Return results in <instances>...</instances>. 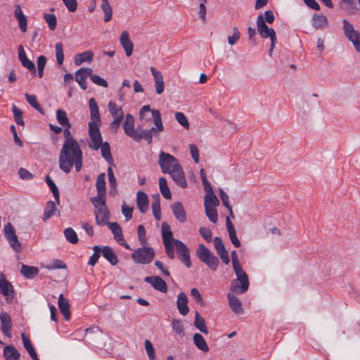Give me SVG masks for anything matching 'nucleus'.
Instances as JSON below:
<instances>
[{"label": "nucleus", "mask_w": 360, "mask_h": 360, "mask_svg": "<svg viewBox=\"0 0 360 360\" xmlns=\"http://www.w3.org/2000/svg\"><path fill=\"white\" fill-rule=\"evenodd\" d=\"M233 268L236 276V279L232 281L230 285V290L233 293L244 294L249 288V279L248 274L243 270L240 264L239 259L236 250L231 253Z\"/></svg>", "instance_id": "1"}, {"label": "nucleus", "mask_w": 360, "mask_h": 360, "mask_svg": "<svg viewBox=\"0 0 360 360\" xmlns=\"http://www.w3.org/2000/svg\"><path fill=\"white\" fill-rule=\"evenodd\" d=\"M78 155H83L79 143H74V141H71L63 143L58 158L60 169L66 174L70 173L72 169V162Z\"/></svg>", "instance_id": "2"}, {"label": "nucleus", "mask_w": 360, "mask_h": 360, "mask_svg": "<svg viewBox=\"0 0 360 360\" xmlns=\"http://www.w3.org/2000/svg\"><path fill=\"white\" fill-rule=\"evenodd\" d=\"M89 107L90 110L91 121L89 122V136L90 139L94 141L100 140L101 131L99 125L101 124V120L99 114L98 105L95 98H91L89 101Z\"/></svg>", "instance_id": "3"}, {"label": "nucleus", "mask_w": 360, "mask_h": 360, "mask_svg": "<svg viewBox=\"0 0 360 360\" xmlns=\"http://www.w3.org/2000/svg\"><path fill=\"white\" fill-rule=\"evenodd\" d=\"M151 114L153 117V122L155 127H151L149 129H141L139 130L137 142H140L141 139H144L148 144H150L153 141V136H158L159 132L164 130V126L162 124L160 111L156 109H152Z\"/></svg>", "instance_id": "4"}, {"label": "nucleus", "mask_w": 360, "mask_h": 360, "mask_svg": "<svg viewBox=\"0 0 360 360\" xmlns=\"http://www.w3.org/2000/svg\"><path fill=\"white\" fill-rule=\"evenodd\" d=\"M196 255L211 271H216L219 264V259L204 245L200 244L196 250Z\"/></svg>", "instance_id": "5"}, {"label": "nucleus", "mask_w": 360, "mask_h": 360, "mask_svg": "<svg viewBox=\"0 0 360 360\" xmlns=\"http://www.w3.org/2000/svg\"><path fill=\"white\" fill-rule=\"evenodd\" d=\"M155 250L150 247H141L135 250L131 257L134 263L139 264H148L154 259Z\"/></svg>", "instance_id": "6"}, {"label": "nucleus", "mask_w": 360, "mask_h": 360, "mask_svg": "<svg viewBox=\"0 0 360 360\" xmlns=\"http://www.w3.org/2000/svg\"><path fill=\"white\" fill-rule=\"evenodd\" d=\"M342 25L345 37L352 43L355 49L360 53V33L355 30L354 26L346 19L342 20Z\"/></svg>", "instance_id": "7"}, {"label": "nucleus", "mask_w": 360, "mask_h": 360, "mask_svg": "<svg viewBox=\"0 0 360 360\" xmlns=\"http://www.w3.org/2000/svg\"><path fill=\"white\" fill-rule=\"evenodd\" d=\"M158 164L163 174L170 172L176 165H181L179 160L172 155L162 150L160 152Z\"/></svg>", "instance_id": "8"}, {"label": "nucleus", "mask_w": 360, "mask_h": 360, "mask_svg": "<svg viewBox=\"0 0 360 360\" xmlns=\"http://www.w3.org/2000/svg\"><path fill=\"white\" fill-rule=\"evenodd\" d=\"M100 140L94 141L91 140V143H89V147L93 150H98L101 148L102 157L110 165H113V158L110 152V146L108 142H103V138L101 135Z\"/></svg>", "instance_id": "9"}, {"label": "nucleus", "mask_w": 360, "mask_h": 360, "mask_svg": "<svg viewBox=\"0 0 360 360\" xmlns=\"http://www.w3.org/2000/svg\"><path fill=\"white\" fill-rule=\"evenodd\" d=\"M4 232L5 238L13 250L18 253L20 252L22 250L21 244L15 234V228L10 222L4 225Z\"/></svg>", "instance_id": "10"}, {"label": "nucleus", "mask_w": 360, "mask_h": 360, "mask_svg": "<svg viewBox=\"0 0 360 360\" xmlns=\"http://www.w3.org/2000/svg\"><path fill=\"white\" fill-rule=\"evenodd\" d=\"M174 245L179 259L185 264L187 268L191 266L190 252L187 246L181 240H175Z\"/></svg>", "instance_id": "11"}, {"label": "nucleus", "mask_w": 360, "mask_h": 360, "mask_svg": "<svg viewBox=\"0 0 360 360\" xmlns=\"http://www.w3.org/2000/svg\"><path fill=\"white\" fill-rule=\"evenodd\" d=\"M135 119L131 114H127L125 115L124 121L123 123V129L126 135L133 139L135 141H138L139 131L135 129Z\"/></svg>", "instance_id": "12"}, {"label": "nucleus", "mask_w": 360, "mask_h": 360, "mask_svg": "<svg viewBox=\"0 0 360 360\" xmlns=\"http://www.w3.org/2000/svg\"><path fill=\"white\" fill-rule=\"evenodd\" d=\"M0 292L6 297V300H13L15 297V290L12 284L6 279L5 275L0 274Z\"/></svg>", "instance_id": "13"}, {"label": "nucleus", "mask_w": 360, "mask_h": 360, "mask_svg": "<svg viewBox=\"0 0 360 360\" xmlns=\"http://www.w3.org/2000/svg\"><path fill=\"white\" fill-rule=\"evenodd\" d=\"M167 174H170L174 181L181 188H186L187 186V182L184 176V172L181 165H176L174 169H172L170 172Z\"/></svg>", "instance_id": "14"}, {"label": "nucleus", "mask_w": 360, "mask_h": 360, "mask_svg": "<svg viewBox=\"0 0 360 360\" xmlns=\"http://www.w3.org/2000/svg\"><path fill=\"white\" fill-rule=\"evenodd\" d=\"M256 25L257 32L262 38H269V36H270V34H272V33H274L275 32V30L273 28L268 27L262 14H259L257 16Z\"/></svg>", "instance_id": "15"}, {"label": "nucleus", "mask_w": 360, "mask_h": 360, "mask_svg": "<svg viewBox=\"0 0 360 360\" xmlns=\"http://www.w3.org/2000/svg\"><path fill=\"white\" fill-rule=\"evenodd\" d=\"M144 281L150 284L155 290L161 292L165 293L167 291V285L166 282L160 276H147L144 278Z\"/></svg>", "instance_id": "16"}, {"label": "nucleus", "mask_w": 360, "mask_h": 360, "mask_svg": "<svg viewBox=\"0 0 360 360\" xmlns=\"http://www.w3.org/2000/svg\"><path fill=\"white\" fill-rule=\"evenodd\" d=\"M92 72L93 70L89 68H81L76 72L75 80L83 90L86 89V79L88 77H90V75Z\"/></svg>", "instance_id": "17"}, {"label": "nucleus", "mask_w": 360, "mask_h": 360, "mask_svg": "<svg viewBox=\"0 0 360 360\" xmlns=\"http://www.w3.org/2000/svg\"><path fill=\"white\" fill-rule=\"evenodd\" d=\"M1 330L4 335L11 338L12 330V321L9 314L6 312L0 314Z\"/></svg>", "instance_id": "18"}, {"label": "nucleus", "mask_w": 360, "mask_h": 360, "mask_svg": "<svg viewBox=\"0 0 360 360\" xmlns=\"http://www.w3.org/2000/svg\"><path fill=\"white\" fill-rule=\"evenodd\" d=\"M18 59L22 66L28 69L32 75L36 74L35 65L27 57L24 48L22 45H20L18 47Z\"/></svg>", "instance_id": "19"}, {"label": "nucleus", "mask_w": 360, "mask_h": 360, "mask_svg": "<svg viewBox=\"0 0 360 360\" xmlns=\"http://www.w3.org/2000/svg\"><path fill=\"white\" fill-rule=\"evenodd\" d=\"M150 72L155 79V92L158 94H161L164 91L165 88L163 75L160 71L158 70L153 66L150 67Z\"/></svg>", "instance_id": "20"}, {"label": "nucleus", "mask_w": 360, "mask_h": 360, "mask_svg": "<svg viewBox=\"0 0 360 360\" xmlns=\"http://www.w3.org/2000/svg\"><path fill=\"white\" fill-rule=\"evenodd\" d=\"M162 238L164 245L174 244L176 240L173 237L170 226L167 222H162L161 226Z\"/></svg>", "instance_id": "21"}, {"label": "nucleus", "mask_w": 360, "mask_h": 360, "mask_svg": "<svg viewBox=\"0 0 360 360\" xmlns=\"http://www.w3.org/2000/svg\"><path fill=\"white\" fill-rule=\"evenodd\" d=\"M148 197L146 193L143 191H138L136 193V205L139 211L144 214L148 210Z\"/></svg>", "instance_id": "22"}, {"label": "nucleus", "mask_w": 360, "mask_h": 360, "mask_svg": "<svg viewBox=\"0 0 360 360\" xmlns=\"http://www.w3.org/2000/svg\"><path fill=\"white\" fill-rule=\"evenodd\" d=\"M172 210L175 218L181 223L186 221V214L181 202H176L172 205Z\"/></svg>", "instance_id": "23"}, {"label": "nucleus", "mask_w": 360, "mask_h": 360, "mask_svg": "<svg viewBox=\"0 0 360 360\" xmlns=\"http://www.w3.org/2000/svg\"><path fill=\"white\" fill-rule=\"evenodd\" d=\"M176 306L179 310V312L183 315L186 316L188 314L189 311V308L188 307V297L186 293L180 292L178 295L177 300H176Z\"/></svg>", "instance_id": "24"}, {"label": "nucleus", "mask_w": 360, "mask_h": 360, "mask_svg": "<svg viewBox=\"0 0 360 360\" xmlns=\"http://www.w3.org/2000/svg\"><path fill=\"white\" fill-rule=\"evenodd\" d=\"M227 298L229 300V305L233 313L236 314H241L243 313V308L239 298L231 293L227 294Z\"/></svg>", "instance_id": "25"}, {"label": "nucleus", "mask_w": 360, "mask_h": 360, "mask_svg": "<svg viewBox=\"0 0 360 360\" xmlns=\"http://www.w3.org/2000/svg\"><path fill=\"white\" fill-rule=\"evenodd\" d=\"M120 41L125 51L127 56L129 57L132 54L134 44L130 40L129 35L127 31H124L121 34Z\"/></svg>", "instance_id": "26"}, {"label": "nucleus", "mask_w": 360, "mask_h": 360, "mask_svg": "<svg viewBox=\"0 0 360 360\" xmlns=\"http://www.w3.org/2000/svg\"><path fill=\"white\" fill-rule=\"evenodd\" d=\"M14 15L18 21L20 30H21V32H25L27 29V17L22 13L21 8L19 5H16L15 6Z\"/></svg>", "instance_id": "27"}, {"label": "nucleus", "mask_w": 360, "mask_h": 360, "mask_svg": "<svg viewBox=\"0 0 360 360\" xmlns=\"http://www.w3.org/2000/svg\"><path fill=\"white\" fill-rule=\"evenodd\" d=\"M226 225L227 228V231L229 233V238L231 243L236 248L240 247L241 243L236 236L235 228L229 217H226Z\"/></svg>", "instance_id": "28"}, {"label": "nucleus", "mask_w": 360, "mask_h": 360, "mask_svg": "<svg viewBox=\"0 0 360 360\" xmlns=\"http://www.w3.org/2000/svg\"><path fill=\"white\" fill-rule=\"evenodd\" d=\"M96 222L99 226L107 224V220L110 218V212L108 207H101L95 211Z\"/></svg>", "instance_id": "29"}, {"label": "nucleus", "mask_w": 360, "mask_h": 360, "mask_svg": "<svg viewBox=\"0 0 360 360\" xmlns=\"http://www.w3.org/2000/svg\"><path fill=\"white\" fill-rule=\"evenodd\" d=\"M5 360H20V354L13 345L5 346L3 351Z\"/></svg>", "instance_id": "30"}, {"label": "nucleus", "mask_w": 360, "mask_h": 360, "mask_svg": "<svg viewBox=\"0 0 360 360\" xmlns=\"http://www.w3.org/2000/svg\"><path fill=\"white\" fill-rule=\"evenodd\" d=\"M58 304L65 319L68 321L70 319V304L68 300L64 297L63 294L59 295Z\"/></svg>", "instance_id": "31"}, {"label": "nucleus", "mask_w": 360, "mask_h": 360, "mask_svg": "<svg viewBox=\"0 0 360 360\" xmlns=\"http://www.w3.org/2000/svg\"><path fill=\"white\" fill-rule=\"evenodd\" d=\"M102 255L112 266L116 265L119 262L117 255L110 246L105 245L102 248Z\"/></svg>", "instance_id": "32"}, {"label": "nucleus", "mask_w": 360, "mask_h": 360, "mask_svg": "<svg viewBox=\"0 0 360 360\" xmlns=\"http://www.w3.org/2000/svg\"><path fill=\"white\" fill-rule=\"evenodd\" d=\"M20 273L24 277L27 279H33L37 277L39 273L37 267L33 266H28L27 264H22Z\"/></svg>", "instance_id": "33"}, {"label": "nucleus", "mask_w": 360, "mask_h": 360, "mask_svg": "<svg viewBox=\"0 0 360 360\" xmlns=\"http://www.w3.org/2000/svg\"><path fill=\"white\" fill-rule=\"evenodd\" d=\"M311 24L315 30L322 29L328 25V20L326 16L315 13L312 15Z\"/></svg>", "instance_id": "34"}, {"label": "nucleus", "mask_w": 360, "mask_h": 360, "mask_svg": "<svg viewBox=\"0 0 360 360\" xmlns=\"http://www.w3.org/2000/svg\"><path fill=\"white\" fill-rule=\"evenodd\" d=\"M108 109L113 119L117 118L123 120L125 118L124 111L122 107H118L113 101H110L108 104Z\"/></svg>", "instance_id": "35"}, {"label": "nucleus", "mask_w": 360, "mask_h": 360, "mask_svg": "<svg viewBox=\"0 0 360 360\" xmlns=\"http://www.w3.org/2000/svg\"><path fill=\"white\" fill-rule=\"evenodd\" d=\"M107 225L114 235V238L118 243L124 241L122 228L117 222H108Z\"/></svg>", "instance_id": "36"}, {"label": "nucleus", "mask_w": 360, "mask_h": 360, "mask_svg": "<svg viewBox=\"0 0 360 360\" xmlns=\"http://www.w3.org/2000/svg\"><path fill=\"white\" fill-rule=\"evenodd\" d=\"M193 324L194 326L201 333L208 334L209 330L207 327L205 320L202 316H200L198 311H195V321Z\"/></svg>", "instance_id": "37"}, {"label": "nucleus", "mask_w": 360, "mask_h": 360, "mask_svg": "<svg viewBox=\"0 0 360 360\" xmlns=\"http://www.w3.org/2000/svg\"><path fill=\"white\" fill-rule=\"evenodd\" d=\"M21 338L23 343V346L25 349L27 351L30 356L33 360H39L38 356L35 352L34 348L32 346V344L30 339L25 335V333L21 334Z\"/></svg>", "instance_id": "38"}, {"label": "nucleus", "mask_w": 360, "mask_h": 360, "mask_svg": "<svg viewBox=\"0 0 360 360\" xmlns=\"http://www.w3.org/2000/svg\"><path fill=\"white\" fill-rule=\"evenodd\" d=\"M94 53L91 51H86L81 53H77L75 57V63L76 65H80L84 62H91Z\"/></svg>", "instance_id": "39"}, {"label": "nucleus", "mask_w": 360, "mask_h": 360, "mask_svg": "<svg viewBox=\"0 0 360 360\" xmlns=\"http://www.w3.org/2000/svg\"><path fill=\"white\" fill-rule=\"evenodd\" d=\"M193 342L196 347L204 352H207L209 351V347L204 339L203 336L200 333H195L193 335Z\"/></svg>", "instance_id": "40"}, {"label": "nucleus", "mask_w": 360, "mask_h": 360, "mask_svg": "<svg viewBox=\"0 0 360 360\" xmlns=\"http://www.w3.org/2000/svg\"><path fill=\"white\" fill-rule=\"evenodd\" d=\"M105 174H100L96 179V187L97 190V194L101 195H105L106 188H105Z\"/></svg>", "instance_id": "41"}, {"label": "nucleus", "mask_w": 360, "mask_h": 360, "mask_svg": "<svg viewBox=\"0 0 360 360\" xmlns=\"http://www.w3.org/2000/svg\"><path fill=\"white\" fill-rule=\"evenodd\" d=\"M56 211V207L55 202L52 200H49L46 202V205L44 208V214H43V221H46L49 220Z\"/></svg>", "instance_id": "42"}, {"label": "nucleus", "mask_w": 360, "mask_h": 360, "mask_svg": "<svg viewBox=\"0 0 360 360\" xmlns=\"http://www.w3.org/2000/svg\"><path fill=\"white\" fill-rule=\"evenodd\" d=\"M159 186L162 196L167 200L171 199L172 193L167 185V179L165 177H160L159 179Z\"/></svg>", "instance_id": "43"}, {"label": "nucleus", "mask_w": 360, "mask_h": 360, "mask_svg": "<svg viewBox=\"0 0 360 360\" xmlns=\"http://www.w3.org/2000/svg\"><path fill=\"white\" fill-rule=\"evenodd\" d=\"M56 119L58 122L65 127L70 128L71 124L70 123L69 119L67 116V113L65 110L62 109H58L56 111Z\"/></svg>", "instance_id": "44"}, {"label": "nucleus", "mask_w": 360, "mask_h": 360, "mask_svg": "<svg viewBox=\"0 0 360 360\" xmlns=\"http://www.w3.org/2000/svg\"><path fill=\"white\" fill-rule=\"evenodd\" d=\"M27 102L32 105L36 110H37L40 114L44 115V110L41 106V105L37 102V97L35 95H31L28 93L25 94Z\"/></svg>", "instance_id": "45"}, {"label": "nucleus", "mask_w": 360, "mask_h": 360, "mask_svg": "<svg viewBox=\"0 0 360 360\" xmlns=\"http://www.w3.org/2000/svg\"><path fill=\"white\" fill-rule=\"evenodd\" d=\"M45 181L49 186V188L51 189V192L53 193V197L56 200V201L59 203L60 202V193L58 189V187L56 186L54 181L52 180V179L49 176L46 175L45 177Z\"/></svg>", "instance_id": "46"}, {"label": "nucleus", "mask_w": 360, "mask_h": 360, "mask_svg": "<svg viewBox=\"0 0 360 360\" xmlns=\"http://www.w3.org/2000/svg\"><path fill=\"white\" fill-rule=\"evenodd\" d=\"M63 233H64V236H65V239L69 243H70L72 244H77L78 243L79 239L77 237V234L72 228H71V227L66 228L64 230Z\"/></svg>", "instance_id": "47"}, {"label": "nucleus", "mask_w": 360, "mask_h": 360, "mask_svg": "<svg viewBox=\"0 0 360 360\" xmlns=\"http://www.w3.org/2000/svg\"><path fill=\"white\" fill-rule=\"evenodd\" d=\"M345 5L344 10L348 15H355L357 13L358 8L355 0H342Z\"/></svg>", "instance_id": "48"}, {"label": "nucleus", "mask_w": 360, "mask_h": 360, "mask_svg": "<svg viewBox=\"0 0 360 360\" xmlns=\"http://www.w3.org/2000/svg\"><path fill=\"white\" fill-rule=\"evenodd\" d=\"M101 8L105 14L104 20L108 22L112 18V10L108 0H101Z\"/></svg>", "instance_id": "49"}, {"label": "nucleus", "mask_w": 360, "mask_h": 360, "mask_svg": "<svg viewBox=\"0 0 360 360\" xmlns=\"http://www.w3.org/2000/svg\"><path fill=\"white\" fill-rule=\"evenodd\" d=\"M219 202L217 196L213 193H208L205 196L204 206L207 205L211 207H216L219 205Z\"/></svg>", "instance_id": "50"}, {"label": "nucleus", "mask_w": 360, "mask_h": 360, "mask_svg": "<svg viewBox=\"0 0 360 360\" xmlns=\"http://www.w3.org/2000/svg\"><path fill=\"white\" fill-rule=\"evenodd\" d=\"M105 195H98L91 198V202L96 210L101 207H107L105 200Z\"/></svg>", "instance_id": "51"}, {"label": "nucleus", "mask_w": 360, "mask_h": 360, "mask_svg": "<svg viewBox=\"0 0 360 360\" xmlns=\"http://www.w3.org/2000/svg\"><path fill=\"white\" fill-rule=\"evenodd\" d=\"M205 214L210 221L214 224H216L218 220V214L217 209L215 207H208L207 205L205 206Z\"/></svg>", "instance_id": "52"}, {"label": "nucleus", "mask_w": 360, "mask_h": 360, "mask_svg": "<svg viewBox=\"0 0 360 360\" xmlns=\"http://www.w3.org/2000/svg\"><path fill=\"white\" fill-rule=\"evenodd\" d=\"M56 61L58 65H62L64 60L63 45L61 42H57L55 45Z\"/></svg>", "instance_id": "53"}, {"label": "nucleus", "mask_w": 360, "mask_h": 360, "mask_svg": "<svg viewBox=\"0 0 360 360\" xmlns=\"http://www.w3.org/2000/svg\"><path fill=\"white\" fill-rule=\"evenodd\" d=\"M44 18L47 22L51 30L53 31L56 28L57 19L55 15L50 13H44Z\"/></svg>", "instance_id": "54"}, {"label": "nucleus", "mask_w": 360, "mask_h": 360, "mask_svg": "<svg viewBox=\"0 0 360 360\" xmlns=\"http://www.w3.org/2000/svg\"><path fill=\"white\" fill-rule=\"evenodd\" d=\"M12 110L15 123L18 125L23 126L25 123L22 118V111L18 108L15 105H13Z\"/></svg>", "instance_id": "55"}, {"label": "nucleus", "mask_w": 360, "mask_h": 360, "mask_svg": "<svg viewBox=\"0 0 360 360\" xmlns=\"http://www.w3.org/2000/svg\"><path fill=\"white\" fill-rule=\"evenodd\" d=\"M46 61L47 60L46 56L43 55H41L37 58V72L39 78H42L44 75V70L46 64Z\"/></svg>", "instance_id": "56"}, {"label": "nucleus", "mask_w": 360, "mask_h": 360, "mask_svg": "<svg viewBox=\"0 0 360 360\" xmlns=\"http://www.w3.org/2000/svg\"><path fill=\"white\" fill-rule=\"evenodd\" d=\"M137 235L138 239L140 242V244L144 246L147 243V238L146 235V230L143 225L140 224L137 227Z\"/></svg>", "instance_id": "57"}, {"label": "nucleus", "mask_w": 360, "mask_h": 360, "mask_svg": "<svg viewBox=\"0 0 360 360\" xmlns=\"http://www.w3.org/2000/svg\"><path fill=\"white\" fill-rule=\"evenodd\" d=\"M175 118L178 123L185 129L189 128V122L186 115L181 112H177L175 113Z\"/></svg>", "instance_id": "58"}, {"label": "nucleus", "mask_w": 360, "mask_h": 360, "mask_svg": "<svg viewBox=\"0 0 360 360\" xmlns=\"http://www.w3.org/2000/svg\"><path fill=\"white\" fill-rule=\"evenodd\" d=\"M172 327L175 333L181 336L184 335V328L180 320L173 319L172 321Z\"/></svg>", "instance_id": "59"}, {"label": "nucleus", "mask_w": 360, "mask_h": 360, "mask_svg": "<svg viewBox=\"0 0 360 360\" xmlns=\"http://www.w3.org/2000/svg\"><path fill=\"white\" fill-rule=\"evenodd\" d=\"M90 79L94 84L102 87L106 88L108 86V82L98 75H94L91 73L90 75Z\"/></svg>", "instance_id": "60"}, {"label": "nucleus", "mask_w": 360, "mask_h": 360, "mask_svg": "<svg viewBox=\"0 0 360 360\" xmlns=\"http://www.w3.org/2000/svg\"><path fill=\"white\" fill-rule=\"evenodd\" d=\"M145 349L150 360H154L155 359V350L149 340H145Z\"/></svg>", "instance_id": "61"}, {"label": "nucleus", "mask_w": 360, "mask_h": 360, "mask_svg": "<svg viewBox=\"0 0 360 360\" xmlns=\"http://www.w3.org/2000/svg\"><path fill=\"white\" fill-rule=\"evenodd\" d=\"M200 236L207 241L211 242L212 240V233L211 230L207 227H200L199 229Z\"/></svg>", "instance_id": "62"}, {"label": "nucleus", "mask_w": 360, "mask_h": 360, "mask_svg": "<svg viewBox=\"0 0 360 360\" xmlns=\"http://www.w3.org/2000/svg\"><path fill=\"white\" fill-rule=\"evenodd\" d=\"M240 33L236 27L233 28V35L228 37V42L230 45L236 44L239 40Z\"/></svg>", "instance_id": "63"}, {"label": "nucleus", "mask_w": 360, "mask_h": 360, "mask_svg": "<svg viewBox=\"0 0 360 360\" xmlns=\"http://www.w3.org/2000/svg\"><path fill=\"white\" fill-rule=\"evenodd\" d=\"M64 5L70 12H75L77 9V2L76 0H62Z\"/></svg>", "instance_id": "64"}]
</instances>
